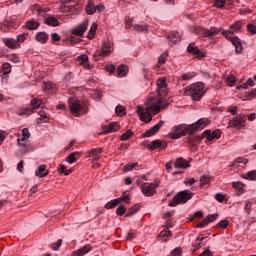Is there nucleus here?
<instances>
[{
    "label": "nucleus",
    "instance_id": "obj_47",
    "mask_svg": "<svg viewBox=\"0 0 256 256\" xmlns=\"http://www.w3.org/2000/svg\"><path fill=\"white\" fill-rule=\"evenodd\" d=\"M130 137H133V131L127 130L125 133L121 135V141H127Z\"/></svg>",
    "mask_w": 256,
    "mask_h": 256
},
{
    "label": "nucleus",
    "instance_id": "obj_51",
    "mask_svg": "<svg viewBox=\"0 0 256 256\" xmlns=\"http://www.w3.org/2000/svg\"><path fill=\"white\" fill-rule=\"evenodd\" d=\"M58 171L59 173H64V175H71V173H73V170L71 169L67 171V167H65V165H60Z\"/></svg>",
    "mask_w": 256,
    "mask_h": 256
},
{
    "label": "nucleus",
    "instance_id": "obj_57",
    "mask_svg": "<svg viewBox=\"0 0 256 256\" xmlns=\"http://www.w3.org/2000/svg\"><path fill=\"white\" fill-rule=\"evenodd\" d=\"M234 189H238L240 193H243V183L241 182H233Z\"/></svg>",
    "mask_w": 256,
    "mask_h": 256
},
{
    "label": "nucleus",
    "instance_id": "obj_15",
    "mask_svg": "<svg viewBox=\"0 0 256 256\" xmlns=\"http://www.w3.org/2000/svg\"><path fill=\"white\" fill-rule=\"evenodd\" d=\"M165 125L164 121H160L158 124L147 130L146 132L143 133V137H153L156 133L159 132V129Z\"/></svg>",
    "mask_w": 256,
    "mask_h": 256
},
{
    "label": "nucleus",
    "instance_id": "obj_64",
    "mask_svg": "<svg viewBox=\"0 0 256 256\" xmlns=\"http://www.w3.org/2000/svg\"><path fill=\"white\" fill-rule=\"evenodd\" d=\"M170 256H181V249L176 248L170 252Z\"/></svg>",
    "mask_w": 256,
    "mask_h": 256
},
{
    "label": "nucleus",
    "instance_id": "obj_14",
    "mask_svg": "<svg viewBox=\"0 0 256 256\" xmlns=\"http://www.w3.org/2000/svg\"><path fill=\"white\" fill-rule=\"evenodd\" d=\"M188 53H191V55H195L199 59H202V57H205V52L201 51L199 47L195 46V43H190L187 47Z\"/></svg>",
    "mask_w": 256,
    "mask_h": 256
},
{
    "label": "nucleus",
    "instance_id": "obj_48",
    "mask_svg": "<svg viewBox=\"0 0 256 256\" xmlns=\"http://www.w3.org/2000/svg\"><path fill=\"white\" fill-rule=\"evenodd\" d=\"M68 43H70V45H77V43L81 42V39L75 37V36H69L67 38Z\"/></svg>",
    "mask_w": 256,
    "mask_h": 256
},
{
    "label": "nucleus",
    "instance_id": "obj_43",
    "mask_svg": "<svg viewBox=\"0 0 256 256\" xmlns=\"http://www.w3.org/2000/svg\"><path fill=\"white\" fill-rule=\"evenodd\" d=\"M134 31H148L149 30V25H139V24H134L132 25Z\"/></svg>",
    "mask_w": 256,
    "mask_h": 256
},
{
    "label": "nucleus",
    "instance_id": "obj_56",
    "mask_svg": "<svg viewBox=\"0 0 256 256\" xmlns=\"http://www.w3.org/2000/svg\"><path fill=\"white\" fill-rule=\"evenodd\" d=\"M34 11H37V13H39V15H43V13H47V10L43 9L41 6L39 5H34L33 6Z\"/></svg>",
    "mask_w": 256,
    "mask_h": 256
},
{
    "label": "nucleus",
    "instance_id": "obj_31",
    "mask_svg": "<svg viewBox=\"0 0 256 256\" xmlns=\"http://www.w3.org/2000/svg\"><path fill=\"white\" fill-rule=\"evenodd\" d=\"M3 42L5 43L6 46L9 47V49H15V47H17V45H19L17 40H15L13 38L3 39Z\"/></svg>",
    "mask_w": 256,
    "mask_h": 256
},
{
    "label": "nucleus",
    "instance_id": "obj_39",
    "mask_svg": "<svg viewBox=\"0 0 256 256\" xmlns=\"http://www.w3.org/2000/svg\"><path fill=\"white\" fill-rule=\"evenodd\" d=\"M38 115L40 116V118H38V123H41L42 121L43 123H47V119H49V116H47V113L45 111H39Z\"/></svg>",
    "mask_w": 256,
    "mask_h": 256
},
{
    "label": "nucleus",
    "instance_id": "obj_11",
    "mask_svg": "<svg viewBox=\"0 0 256 256\" xmlns=\"http://www.w3.org/2000/svg\"><path fill=\"white\" fill-rule=\"evenodd\" d=\"M43 106H44V104L41 102V100L33 99L31 101V107L24 109L22 112V115H32L33 109H39V107H41V109H43Z\"/></svg>",
    "mask_w": 256,
    "mask_h": 256
},
{
    "label": "nucleus",
    "instance_id": "obj_4",
    "mask_svg": "<svg viewBox=\"0 0 256 256\" xmlns=\"http://www.w3.org/2000/svg\"><path fill=\"white\" fill-rule=\"evenodd\" d=\"M184 93L187 97H191L192 101H201L203 95L207 93V88L203 82H196L188 86Z\"/></svg>",
    "mask_w": 256,
    "mask_h": 256
},
{
    "label": "nucleus",
    "instance_id": "obj_19",
    "mask_svg": "<svg viewBox=\"0 0 256 256\" xmlns=\"http://www.w3.org/2000/svg\"><path fill=\"white\" fill-rule=\"evenodd\" d=\"M167 39L175 45L176 43H179L181 41V34L177 31H172L169 34H167Z\"/></svg>",
    "mask_w": 256,
    "mask_h": 256
},
{
    "label": "nucleus",
    "instance_id": "obj_17",
    "mask_svg": "<svg viewBox=\"0 0 256 256\" xmlns=\"http://www.w3.org/2000/svg\"><path fill=\"white\" fill-rule=\"evenodd\" d=\"M228 41H231L232 45H234L236 49V53H241L243 51V44H241V40L237 36H231V38H226Z\"/></svg>",
    "mask_w": 256,
    "mask_h": 256
},
{
    "label": "nucleus",
    "instance_id": "obj_36",
    "mask_svg": "<svg viewBox=\"0 0 256 256\" xmlns=\"http://www.w3.org/2000/svg\"><path fill=\"white\" fill-rule=\"evenodd\" d=\"M0 72L3 73V75H9V73H11V64L7 62L4 63L0 68Z\"/></svg>",
    "mask_w": 256,
    "mask_h": 256
},
{
    "label": "nucleus",
    "instance_id": "obj_3",
    "mask_svg": "<svg viewBox=\"0 0 256 256\" xmlns=\"http://www.w3.org/2000/svg\"><path fill=\"white\" fill-rule=\"evenodd\" d=\"M161 109H167V106L163 104V99L158 98L156 102H151L149 105H146V108L138 106L137 113L140 117V121L151 123V121H153V115H151V113L157 115V113H160Z\"/></svg>",
    "mask_w": 256,
    "mask_h": 256
},
{
    "label": "nucleus",
    "instance_id": "obj_54",
    "mask_svg": "<svg viewBox=\"0 0 256 256\" xmlns=\"http://www.w3.org/2000/svg\"><path fill=\"white\" fill-rule=\"evenodd\" d=\"M218 227L220 229H227V227H229V220H221L219 223H218Z\"/></svg>",
    "mask_w": 256,
    "mask_h": 256
},
{
    "label": "nucleus",
    "instance_id": "obj_2",
    "mask_svg": "<svg viewBox=\"0 0 256 256\" xmlns=\"http://www.w3.org/2000/svg\"><path fill=\"white\" fill-rule=\"evenodd\" d=\"M210 124L211 120H209V118H200L196 123L191 125L180 124L172 128V132L169 133V137L170 139H181V137H185L187 133H189V135H193L195 131L205 129V127Z\"/></svg>",
    "mask_w": 256,
    "mask_h": 256
},
{
    "label": "nucleus",
    "instance_id": "obj_52",
    "mask_svg": "<svg viewBox=\"0 0 256 256\" xmlns=\"http://www.w3.org/2000/svg\"><path fill=\"white\" fill-rule=\"evenodd\" d=\"M253 207V204L251 203V201H246L245 207H244V211L247 215H251V209Z\"/></svg>",
    "mask_w": 256,
    "mask_h": 256
},
{
    "label": "nucleus",
    "instance_id": "obj_24",
    "mask_svg": "<svg viewBox=\"0 0 256 256\" xmlns=\"http://www.w3.org/2000/svg\"><path fill=\"white\" fill-rule=\"evenodd\" d=\"M35 39L38 43L45 44V42L49 40V35H47V32H38L35 35Z\"/></svg>",
    "mask_w": 256,
    "mask_h": 256
},
{
    "label": "nucleus",
    "instance_id": "obj_12",
    "mask_svg": "<svg viewBox=\"0 0 256 256\" xmlns=\"http://www.w3.org/2000/svg\"><path fill=\"white\" fill-rule=\"evenodd\" d=\"M87 27H89V21H84L82 24L72 29V35H76V37H83L85 31H87Z\"/></svg>",
    "mask_w": 256,
    "mask_h": 256
},
{
    "label": "nucleus",
    "instance_id": "obj_26",
    "mask_svg": "<svg viewBox=\"0 0 256 256\" xmlns=\"http://www.w3.org/2000/svg\"><path fill=\"white\" fill-rule=\"evenodd\" d=\"M35 174L37 177H47L49 175V171L47 170V166L40 165L38 169L36 170Z\"/></svg>",
    "mask_w": 256,
    "mask_h": 256
},
{
    "label": "nucleus",
    "instance_id": "obj_16",
    "mask_svg": "<svg viewBox=\"0 0 256 256\" xmlns=\"http://www.w3.org/2000/svg\"><path fill=\"white\" fill-rule=\"evenodd\" d=\"M217 217H219L218 214H209L206 218L203 219L201 223L197 225V227H200V228L207 227L209 223H214V221H217Z\"/></svg>",
    "mask_w": 256,
    "mask_h": 256
},
{
    "label": "nucleus",
    "instance_id": "obj_30",
    "mask_svg": "<svg viewBox=\"0 0 256 256\" xmlns=\"http://www.w3.org/2000/svg\"><path fill=\"white\" fill-rule=\"evenodd\" d=\"M46 25L50 27H59V20L53 16H49L45 19Z\"/></svg>",
    "mask_w": 256,
    "mask_h": 256
},
{
    "label": "nucleus",
    "instance_id": "obj_60",
    "mask_svg": "<svg viewBox=\"0 0 256 256\" xmlns=\"http://www.w3.org/2000/svg\"><path fill=\"white\" fill-rule=\"evenodd\" d=\"M247 30L249 33H252V35H256V26L254 24H248Z\"/></svg>",
    "mask_w": 256,
    "mask_h": 256
},
{
    "label": "nucleus",
    "instance_id": "obj_32",
    "mask_svg": "<svg viewBox=\"0 0 256 256\" xmlns=\"http://www.w3.org/2000/svg\"><path fill=\"white\" fill-rule=\"evenodd\" d=\"M205 237L203 235H199L196 240L192 243V247H194V251H197V249H201V245L203 243V240Z\"/></svg>",
    "mask_w": 256,
    "mask_h": 256
},
{
    "label": "nucleus",
    "instance_id": "obj_13",
    "mask_svg": "<svg viewBox=\"0 0 256 256\" xmlns=\"http://www.w3.org/2000/svg\"><path fill=\"white\" fill-rule=\"evenodd\" d=\"M157 85L158 95L160 97H165V95H167V80L165 78H160L157 81Z\"/></svg>",
    "mask_w": 256,
    "mask_h": 256
},
{
    "label": "nucleus",
    "instance_id": "obj_42",
    "mask_svg": "<svg viewBox=\"0 0 256 256\" xmlns=\"http://www.w3.org/2000/svg\"><path fill=\"white\" fill-rule=\"evenodd\" d=\"M97 32V24L93 23L91 25V28L88 32V39H93V37H95V33Z\"/></svg>",
    "mask_w": 256,
    "mask_h": 256
},
{
    "label": "nucleus",
    "instance_id": "obj_44",
    "mask_svg": "<svg viewBox=\"0 0 256 256\" xmlns=\"http://www.w3.org/2000/svg\"><path fill=\"white\" fill-rule=\"evenodd\" d=\"M137 211H139V207L135 205L127 211L125 217H133Z\"/></svg>",
    "mask_w": 256,
    "mask_h": 256
},
{
    "label": "nucleus",
    "instance_id": "obj_50",
    "mask_svg": "<svg viewBox=\"0 0 256 256\" xmlns=\"http://www.w3.org/2000/svg\"><path fill=\"white\" fill-rule=\"evenodd\" d=\"M225 3H227V0H215L214 7H217L218 9H223V7H225Z\"/></svg>",
    "mask_w": 256,
    "mask_h": 256
},
{
    "label": "nucleus",
    "instance_id": "obj_59",
    "mask_svg": "<svg viewBox=\"0 0 256 256\" xmlns=\"http://www.w3.org/2000/svg\"><path fill=\"white\" fill-rule=\"evenodd\" d=\"M89 157L93 158V161H99V154L97 152H94V150H90Z\"/></svg>",
    "mask_w": 256,
    "mask_h": 256
},
{
    "label": "nucleus",
    "instance_id": "obj_34",
    "mask_svg": "<svg viewBox=\"0 0 256 256\" xmlns=\"http://www.w3.org/2000/svg\"><path fill=\"white\" fill-rule=\"evenodd\" d=\"M96 12H97V8L95 4L91 0L88 1V4L86 6V13H88V15H93Z\"/></svg>",
    "mask_w": 256,
    "mask_h": 256
},
{
    "label": "nucleus",
    "instance_id": "obj_38",
    "mask_svg": "<svg viewBox=\"0 0 256 256\" xmlns=\"http://www.w3.org/2000/svg\"><path fill=\"white\" fill-rule=\"evenodd\" d=\"M244 179H248L249 181H256V170H252L244 174Z\"/></svg>",
    "mask_w": 256,
    "mask_h": 256
},
{
    "label": "nucleus",
    "instance_id": "obj_28",
    "mask_svg": "<svg viewBox=\"0 0 256 256\" xmlns=\"http://www.w3.org/2000/svg\"><path fill=\"white\" fill-rule=\"evenodd\" d=\"M79 157H81V154L79 152H73L66 158L67 163L70 165L73 163H77Z\"/></svg>",
    "mask_w": 256,
    "mask_h": 256
},
{
    "label": "nucleus",
    "instance_id": "obj_25",
    "mask_svg": "<svg viewBox=\"0 0 256 256\" xmlns=\"http://www.w3.org/2000/svg\"><path fill=\"white\" fill-rule=\"evenodd\" d=\"M79 65H83L86 69H89V56L87 54H82L77 58Z\"/></svg>",
    "mask_w": 256,
    "mask_h": 256
},
{
    "label": "nucleus",
    "instance_id": "obj_49",
    "mask_svg": "<svg viewBox=\"0 0 256 256\" xmlns=\"http://www.w3.org/2000/svg\"><path fill=\"white\" fill-rule=\"evenodd\" d=\"M63 245V240L59 239L57 242L50 244L51 249L54 251H59V247Z\"/></svg>",
    "mask_w": 256,
    "mask_h": 256
},
{
    "label": "nucleus",
    "instance_id": "obj_18",
    "mask_svg": "<svg viewBox=\"0 0 256 256\" xmlns=\"http://www.w3.org/2000/svg\"><path fill=\"white\" fill-rule=\"evenodd\" d=\"M29 137H31L29 129H22V137H18V144L22 147H25V142L27 141V139H29Z\"/></svg>",
    "mask_w": 256,
    "mask_h": 256
},
{
    "label": "nucleus",
    "instance_id": "obj_58",
    "mask_svg": "<svg viewBox=\"0 0 256 256\" xmlns=\"http://www.w3.org/2000/svg\"><path fill=\"white\" fill-rule=\"evenodd\" d=\"M211 181V177L209 176H201L200 178V185H207Z\"/></svg>",
    "mask_w": 256,
    "mask_h": 256
},
{
    "label": "nucleus",
    "instance_id": "obj_21",
    "mask_svg": "<svg viewBox=\"0 0 256 256\" xmlns=\"http://www.w3.org/2000/svg\"><path fill=\"white\" fill-rule=\"evenodd\" d=\"M40 25L41 24L39 22H37L35 19L28 20L25 23V27L29 31H36V29H39Z\"/></svg>",
    "mask_w": 256,
    "mask_h": 256
},
{
    "label": "nucleus",
    "instance_id": "obj_53",
    "mask_svg": "<svg viewBox=\"0 0 256 256\" xmlns=\"http://www.w3.org/2000/svg\"><path fill=\"white\" fill-rule=\"evenodd\" d=\"M116 215H118L119 217H123V215H125V206L124 205H120L116 209Z\"/></svg>",
    "mask_w": 256,
    "mask_h": 256
},
{
    "label": "nucleus",
    "instance_id": "obj_63",
    "mask_svg": "<svg viewBox=\"0 0 256 256\" xmlns=\"http://www.w3.org/2000/svg\"><path fill=\"white\" fill-rule=\"evenodd\" d=\"M28 34L24 33V34H20L17 36V41L19 43H23L25 41V39H27Z\"/></svg>",
    "mask_w": 256,
    "mask_h": 256
},
{
    "label": "nucleus",
    "instance_id": "obj_40",
    "mask_svg": "<svg viewBox=\"0 0 256 256\" xmlns=\"http://www.w3.org/2000/svg\"><path fill=\"white\" fill-rule=\"evenodd\" d=\"M55 84H53L52 82H44L42 89H44V91H54L55 89Z\"/></svg>",
    "mask_w": 256,
    "mask_h": 256
},
{
    "label": "nucleus",
    "instance_id": "obj_35",
    "mask_svg": "<svg viewBox=\"0 0 256 256\" xmlns=\"http://www.w3.org/2000/svg\"><path fill=\"white\" fill-rule=\"evenodd\" d=\"M119 203H121V198H117L109 201L104 207L105 209H115V207H117Z\"/></svg>",
    "mask_w": 256,
    "mask_h": 256
},
{
    "label": "nucleus",
    "instance_id": "obj_33",
    "mask_svg": "<svg viewBox=\"0 0 256 256\" xmlns=\"http://www.w3.org/2000/svg\"><path fill=\"white\" fill-rule=\"evenodd\" d=\"M129 71V68L125 65H120L117 70V77H125L127 75V72Z\"/></svg>",
    "mask_w": 256,
    "mask_h": 256
},
{
    "label": "nucleus",
    "instance_id": "obj_22",
    "mask_svg": "<svg viewBox=\"0 0 256 256\" xmlns=\"http://www.w3.org/2000/svg\"><path fill=\"white\" fill-rule=\"evenodd\" d=\"M247 163H249V160H247V158L239 157L233 161L232 165L233 167H236V169H239L244 168Z\"/></svg>",
    "mask_w": 256,
    "mask_h": 256
},
{
    "label": "nucleus",
    "instance_id": "obj_29",
    "mask_svg": "<svg viewBox=\"0 0 256 256\" xmlns=\"http://www.w3.org/2000/svg\"><path fill=\"white\" fill-rule=\"evenodd\" d=\"M119 129H121V125H119V122H112L108 125L105 133H115V131H119Z\"/></svg>",
    "mask_w": 256,
    "mask_h": 256
},
{
    "label": "nucleus",
    "instance_id": "obj_61",
    "mask_svg": "<svg viewBox=\"0 0 256 256\" xmlns=\"http://www.w3.org/2000/svg\"><path fill=\"white\" fill-rule=\"evenodd\" d=\"M227 111L228 113H231V115H237V106H229Z\"/></svg>",
    "mask_w": 256,
    "mask_h": 256
},
{
    "label": "nucleus",
    "instance_id": "obj_1",
    "mask_svg": "<svg viewBox=\"0 0 256 256\" xmlns=\"http://www.w3.org/2000/svg\"><path fill=\"white\" fill-rule=\"evenodd\" d=\"M242 28L243 24L241 23V21H236L230 25L228 30L216 27H211L210 29L196 27L194 29V33L196 35H199V37H215V35H219V33H222L225 39H231V37H233L235 33H239V31H241Z\"/></svg>",
    "mask_w": 256,
    "mask_h": 256
},
{
    "label": "nucleus",
    "instance_id": "obj_20",
    "mask_svg": "<svg viewBox=\"0 0 256 256\" xmlns=\"http://www.w3.org/2000/svg\"><path fill=\"white\" fill-rule=\"evenodd\" d=\"M91 249H93V247H91V245H85L84 247L78 249L77 251H74L72 253V256H84L87 255V253H89V251H91Z\"/></svg>",
    "mask_w": 256,
    "mask_h": 256
},
{
    "label": "nucleus",
    "instance_id": "obj_5",
    "mask_svg": "<svg viewBox=\"0 0 256 256\" xmlns=\"http://www.w3.org/2000/svg\"><path fill=\"white\" fill-rule=\"evenodd\" d=\"M68 105L74 117H81V115L87 113V104L77 99V97H70L68 99Z\"/></svg>",
    "mask_w": 256,
    "mask_h": 256
},
{
    "label": "nucleus",
    "instance_id": "obj_62",
    "mask_svg": "<svg viewBox=\"0 0 256 256\" xmlns=\"http://www.w3.org/2000/svg\"><path fill=\"white\" fill-rule=\"evenodd\" d=\"M215 199H216V201H219V203H223V201H225V195H223L221 193H217L215 195Z\"/></svg>",
    "mask_w": 256,
    "mask_h": 256
},
{
    "label": "nucleus",
    "instance_id": "obj_46",
    "mask_svg": "<svg viewBox=\"0 0 256 256\" xmlns=\"http://www.w3.org/2000/svg\"><path fill=\"white\" fill-rule=\"evenodd\" d=\"M193 77H195V73L189 72V73L183 74L181 76V79H182V81H191V79H193Z\"/></svg>",
    "mask_w": 256,
    "mask_h": 256
},
{
    "label": "nucleus",
    "instance_id": "obj_8",
    "mask_svg": "<svg viewBox=\"0 0 256 256\" xmlns=\"http://www.w3.org/2000/svg\"><path fill=\"white\" fill-rule=\"evenodd\" d=\"M157 187H159V184L144 182L141 184V192L146 197H153L157 193Z\"/></svg>",
    "mask_w": 256,
    "mask_h": 256
},
{
    "label": "nucleus",
    "instance_id": "obj_6",
    "mask_svg": "<svg viewBox=\"0 0 256 256\" xmlns=\"http://www.w3.org/2000/svg\"><path fill=\"white\" fill-rule=\"evenodd\" d=\"M193 197V194L188 190L178 192L173 200L169 203V207H177L181 203H187L189 199Z\"/></svg>",
    "mask_w": 256,
    "mask_h": 256
},
{
    "label": "nucleus",
    "instance_id": "obj_7",
    "mask_svg": "<svg viewBox=\"0 0 256 256\" xmlns=\"http://www.w3.org/2000/svg\"><path fill=\"white\" fill-rule=\"evenodd\" d=\"M113 53V45L109 41H104L102 43V48L100 51H97L94 54L95 61H99V59H103V57H109Z\"/></svg>",
    "mask_w": 256,
    "mask_h": 256
},
{
    "label": "nucleus",
    "instance_id": "obj_41",
    "mask_svg": "<svg viewBox=\"0 0 256 256\" xmlns=\"http://www.w3.org/2000/svg\"><path fill=\"white\" fill-rule=\"evenodd\" d=\"M167 57H169V53L164 52V53L158 58V67H161V65H165V62L167 61Z\"/></svg>",
    "mask_w": 256,
    "mask_h": 256
},
{
    "label": "nucleus",
    "instance_id": "obj_45",
    "mask_svg": "<svg viewBox=\"0 0 256 256\" xmlns=\"http://www.w3.org/2000/svg\"><path fill=\"white\" fill-rule=\"evenodd\" d=\"M115 112L118 117H123V115H125V107L118 105L115 108Z\"/></svg>",
    "mask_w": 256,
    "mask_h": 256
},
{
    "label": "nucleus",
    "instance_id": "obj_9",
    "mask_svg": "<svg viewBox=\"0 0 256 256\" xmlns=\"http://www.w3.org/2000/svg\"><path fill=\"white\" fill-rule=\"evenodd\" d=\"M202 137L203 139H207V143H211L213 141H217V139H221V130L219 129H216L214 131H211V130H205L203 133H202Z\"/></svg>",
    "mask_w": 256,
    "mask_h": 256
},
{
    "label": "nucleus",
    "instance_id": "obj_23",
    "mask_svg": "<svg viewBox=\"0 0 256 256\" xmlns=\"http://www.w3.org/2000/svg\"><path fill=\"white\" fill-rule=\"evenodd\" d=\"M174 167H176V169H187V167L189 166V162L183 158H178L175 161Z\"/></svg>",
    "mask_w": 256,
    "mask_h": 256
},
{
    "label": "nucleus",
    "instance_id": "obj_10",
    "mask_svg": "<svg viewBox=\"0 0 256 256\" xmlns=\"http://www.w3.org/2000/svg\"><path fill=\"white\" fill-rule=\"evenodd\" d=\"M245 121L247 118L243 115H239L228 122L230 127H236L238 129H243L245 127Z\"/></svg>",
    "mask_w": 256,
    "mask_h": 256
},
{
    "label": "nucleus",
    "instance_id": "obj_55",
    "mask_svg": "<svg viewBox=\"0 0 256 256\" xmlns=\"http://www.w3.org/2000/svg\"><path fill=\"white\" fill-rule=\"evenodd\" d=\"M226 81H227V84L230 86V87H233V85H235V76L234 75H230L226 78Z\"/></svg>",
    "mask_w": 256,
    "mask_h": 256
},
{
    "label": "nucleus",
    "instance_id": "obj_37",
    "mask_svg": "<svg viewBox=\"0 0 256 256\" xmlns=\"http://www.w3.org/2000/svg\"><path fill=\"white\" fill-rule=\"evenodd\" d=\"M161 147V140H154L148 145V149L151 151H155V149H159Z\"/></svg>",
    "mask_w": 256,
    "mask_h": 256
},
{
    "label": "nucleus",
    "instance_id": "obj_27",
    "mask_svg": "<svg viewBox=\"0 0 256 256\" xmlns=\"http://www.w3.org/2000/svg\"><path fill=\"white\" fill-rule=\"evenodd\" d=\"M197 141H199V142L203 141V136H192V137H189L187 143H188V145L190 147H194L195 148V147H197Z\"/></svg>",
    "mask_w": 256,
    "mask_h": 256
}]
</instances>
